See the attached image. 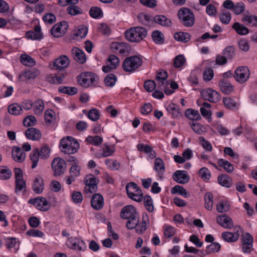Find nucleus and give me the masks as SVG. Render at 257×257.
<instances>
[{"label":"nucleus","mask_w":257,"mask_h":257,"mask_svg":"<svg viewBox=\"0 0 257 257\" xmlns=\"http://www.w3.org/2000/svg\"><path fill=\"white\" fill-rule=\"evenodd\" d=\"M243 22L251 26H257V17L253 15L244 16Z\"/></svg>","instance_id":"obj_47"},{"label":"nucleus","mask_w":257,"mask_h":257,"mask_svg":"<svg viewBox=\"0 0 257 257\" xmlns=\"http://www.w3.org/2000/svg\"><path fill=\"white\" fill-rule=\"evenodd\" d=\"M61 150L66 154H73L79 148L78 142L71 137L62 139L60 142Z\"/></svg>","instance_id":"obj_3"},{"label":"nucleus","mask_w":257,"mask_h":257,"mask_svg":"<svg viewBox=\"0 0 257 257\" xmlns=\"http://www.w3.org/2000/svg\"><path fill=\"white\" fill-rule=\"evenodd\" d=\"M66 244L70 248L77 251H84L86 248L85 242L76 237H70L68 239Z\"/></svg>","instance_id":"obj_13"},{"label":"nucleus","mask_w":257,"mask_h":257,"mask_svg":"<svg viewBox=\"0 0 257 257\" xmlns=\"http://www.w3.org/2000/svg\"><path fill=\"white\" fill-rule=\"evenodd\" d=\"M199 143L201 146L205 149L206 151L211 152L212 150V146L210 143L206 140L203 137H200L199 138Z\"/></svg>","instance_id":"obj_59"},{"label":"nucleus","mask_w":257,"mask_h":257,"mask_svg":"<svg viewBox=\"0 0 257 257\" xmlns=\"http://www.w3.org/2000/svg\"><path fill=\"white\" fill-rule=\"evenodd\" d=\"M144 87L147 91L152 92L155 89L156 87H157V83H156L153 80H148L145 82Z\"/></svg>","instance_id":"obj_61"},{"label":"nucleus","mask_w":257,"mask_h":257,"mask_svg":"<svg viewBox=\"0 0 257 257\" xmlns=\"http://www.w3.org/2000/svg\"><path fill=\"white\" fill-rule=\"evenodd\" d=\"M75 5L76 4H71L68 7L67 9V12L69 15L75 16L82 13V9Z\"/></svg>","instance_id":"obj_46"},{"label":"nucleus","mask_w":257,"mask_h":257,"mask_svg":"<svg viewBox=\"0 0 257 257\" xmlns=\"http://www.w3.org/2000/svg\"><path fill=\"white\" fill-rule=\"evenodd\" d=\"M117 80L116 76L113 74H108L104 80V82L106 86L112 87L114 85Z\"/></svg>","instance_id":"obj_49"},{"label":"nucleus","mask_w":257,"mask_h":257,"mask_svg":"<svg viewBox=\"0 0 257 257\" xmlns=\"http://www.w3.org/2000/svg\"><path fill=\"white\" fill-rule=\"evenodd\" d=\"M219 85L221 91L225 94H229L233 90V86L224 80L220 81Z\"/></svg>","instance_id":"obj_33"},{"label":"nucleus","mask_w":257,"mask_h":257,"mask_svg":"<svg viewBox=\"0 0 257 257\" xmlns=\"http://www.w3.org/2000/svg\"><path fill=\"white\" fill-rule=\"evenodd\" d=\"M21 61L23 64L28 66H33L35 64V61L28 55H22Z\"/></svg>","instance_id":"obj_54"},{"label":"nucleus","mask_w":257,"mask_h":257,"mask_svg":"<svg viewBox=\"0 0 257 257\" xmlns=\"http://www.w3.org/2000/svg\"><path fill=\"white\" fill-rule=\"evenodd\" d=\"M205 207L209 211L212 210L213 205V196L210 192H207L204 196Z\"/></svg>","instance_id":"obj_37"},{"label":"nucleus","mask_w":257,"mask_h":257,"mask_svg":"<svg viewBox=\"0 0 257 257\" xmlns=\"http://www.w3.org/2000/svg\"><path fill=\"white\" fill-rule=\"evenodd\" d=\"M203 98L211 102L216 103L221 99V96L216 91L211 89L207 88L203 89L201 92Z\"/></svg>","instance_id":"obj_11"},{"label":"nucleus","mask_w":257,"mask_h":257,"mask_svg":"<svg viewBox=\"0 0 257 257\" xmlns=\"http://www.w3.org/2000/svg\"><path fill=\"white\" fill-rule=\"evenodd\" d=\"M111 48L113 52L120 54L128 53L130 50V46L124 42H114L112 43Z\"/></svg>","instance_id":"obj_21"},{"label":"nucleus","mask_w":257,"mask_h":257,"mask_svg":"<svg viewBox=\"0 0 257 257\" xmlns=\"http://www.w3.org/2000/svg\"><path fill=\"white\" fill-rule=\"evenodd\" d=\"M12 157L17 162H22L26 158V154L23 150L18 147H15L12 150Z\"/></svg>","instance_id":"obj_26"},{"label":"nucleus","mask_w":257,"mask_h":257,"mask_svg":"<svg viewBox=\"0 0 257 257\" xmlns=\"http://www.w3.org/2000/svg\"><path fill=\"white\" fill-rule=\"evenodd\" d=\"M28 203L33 205L38 210L47 211L51 208L50 203L43 197H37L29 200Z\"/></svg>","instance_id":"obj_8"},{"label":"nucleus","mask_w":257,"mask_h":257,"mask_svg":"<svg viewBox=\"0 0 257 257\" xmlns=\"http://www.w3.org/2000/svg\"><path fill=\"white\" fill-rule=\"evenodd\" d=\"M147 35L146 29L142 27H132L125 32V37L131 42L139 43Z\"/></svg>","instance_id":"obj_2"},{"label":"nucleus","mask_w":257,"mask_h":257,"mask_svg":"<svg viewBox=\"0 0 257 257\" xmlns=\"http://www.w3.org/2000/svg\"><path fill=\"white\" fill-rule=\"evenodd\" d=\"M178 17L180 22L187 27H192L195 23V16L188 8H181L178 12Z\"/></svg>","instance_id":"obj_4"},{"label":"nucleus","mask_w":257,"mask_h":257,"mask_svg":"<svg viewBox=\"0 0 257 257\" xmlns=\"http://www.w3.org/2000/svg\"><path fill=\"white\" fill-rule=\"evenodd\" d=\"M70 64L69 58L66 55H61L54 61V67L57 70H63Z\"/></svg>","instance_id":"obj_18"},{"label":"nucleus","mask_w":257,"mask_h":257,"mask_svg":"<svg viewBox=\"0 0 257 257\" xmlns=\"http://www.w3.org/2000/svg\"><path fill=\"white\" fill-rule=\"evenodd\" d=\"M105 162L108 168L111 170H117L119 168V163L116 160L108 159Z\"/></svg>","instance_id":"obj_56"},{"label":"nucleus","mask_w":257,"mask_h":257,"mask_svg":"<svg viewBox=\"0 0 257 257\" xmlns=\"http://www.w3.org/2000/svg\"><path fill=\"white\" fill-rule=\"evenodd\" d=\"M102 138L98 136H88L86 139V141L87 143L95 146H98L100 145L102 143Z\"/></svg>","instance_id":"obj_52"},{"label":"nucleus","mask_w":257,"mask_h":257,"mask_svg":"<svg viewBox=\"0 0 257 257\" xmlns=\"http://www.w3.org/2000/svg\"><path fill=\"white\" fill-rule=\"evenodd\" d=\"M174 37L177 41L186 43L190 40L191 35L188 33L179 32L175 33Z\"/></svg>","instance_id":"obj_35"},{"label":"nucleus","mask_w":257,"mask_h":257,"mask_svg":"<svg viewBox=\"0 0 257 257\" xmlns=\"http://www.w3.org/2000/svg\"><path fill=\"white\" fill-rule=\"evenodd\" d=\"M23 123L27 127L33 126L36 123V119L33 115H28L24 119Z\"/></svg>","instance_id":"obj_64"},{"label":"nucleus","mask_w":257,"mask_h":257,"mask_svg":"<svg viewBox=\"0 0 257 257\" xmlns=\"http://www.w3.org/2000/svg\"><path fill=\"white\" fill-rule=\"evenodd\" d=\"M77 80L80 85L88 88L96 84L98 82V78L97 75L92 72H84L77 76Z\"/></svg>","instance_id":"obj_5"},{"label":"nucleus","mask_w":257,"mask_h":257,"mask_svg":"<svg viewBox=\"0 0 257 257\" xmlns=\"http://www.w3.org/2000/svg\"><path fill=\"white\" fill-rule=\"evenodd\" d=\"M87 34V29L84 26L79 27L74 34L77 38H84Z\"/></svg>","instance_id":"obj_60"},{"label":"nucleus","mask_w":257,"mask_h":257,"mask_svg":"<svg viewBox=\"0 0 257 257\" xmlns=\"http://www.w3.org/2000/svg\"><path fill=\"white\" fill-rule=\"evenodd\" d=\"M221 245L217 242H212L206 248V253L210 254L213 252H216L219 251Z\"/></svg>","instance_id":"obj_55"},{"label":"nucleus","mask_w":257,"mask_h":257,"mask_svg":"<svg viewBox=\"0 0 257 257\" xmlns=\"http://www.w3.org/2000/svg\"><path fill=\"white\" fill-rule=\"evenodd\" d=\"M173 179L176 182L180 184H185L188 182L190 177L185 171L177 170L175 171L173 175Z\"/></svg>","instance_id":"obj_19"},{"label":"nucleus","mask_w":257,"mask_h":257,"mask_svg":"<svg viewBox=\"0 0 257 257\" xmlns=\"http://www.w3.org/2000/svg\"><path fill=\"white\" fill-rule=\"evenodd\" d=\"M231 18L230 13L226 10H223L221 14L219 15L220 21L224 24H228L230 22Z\"/></svg>","instance_id":"obj_53"},{"label":"nucleus","mask_w":257,"mask_h":257,"mask_svg":"<svg viewBox=\"0 0 257 257\" xmlns=\"http://www.w3.org/2000/svg\"><path fill=\"white\" fill-rule=\"evenodd\" d=\"M171 193L172 194L178 193L185 198H189L190 196L189 193L185 189L179 185L174 186L171 190Z\"/></svg>","instance_id":"obj_40"},{"label":"nucleus","mask_w":257,"mask_h":257,"mask_svg":"<svg viewBox=\"0 0 257 257\" xmlns=\"http://www.w3.org/2000/svg\"><path fill=\"white\" fill-rule=\"evenodd\" d=\"M167 72L164 70H161L157 74L155 79L157 83V88L164 90L166 94L170 95L173 93L174 91L169 89V84L167 80Z\"/></svg>","instance_id":"obj_6"},{"label":"nucleus","mask_w":257,"mask_h":257,"mask_svg":"<svg viewBox=\"0 0 257 257\" xmlns=\"http://www.w3.org/2000/svg\"><path fill=\"white\" fill-rule=\"evenodd\" d=\"M218 182L222 186L229 188L232 184V180L228 176L219 175L218 177Z\"/></svg>","instance_id":"obj_38"},{"label":"nucleus","mask_w":257,"mask_h":257,"mask_svg":"<svg viewBox=\"0 0 257 257\" xmlns=\"http://www.w3.org/2000/svg\"><path fill=\"white\" fill-rule=\"evenodd\" d=\"M39 157V150L38 149H34L30 155L31 160L32 162V168L33 169L37 166Z\"/></svg>","instance_id":"obj_48"},{"label":"nucleus","mask_w":257,"mask_h":257,"mask_svg":"<svg viewBox=\"0 0 257 257\" xmlns=\"http://www.w3.org/2000/svg\"><path fill=\"white\" fill-rule=\"evenodd\" d=\"M163 229L164 234L166 238H170L176 233V229L171 225H165Z\"/></svg>","instance_id":"obj_51"},{"label":"nucleus","mask_w":257,"mask_h":257,"mask_svg":"<svg viewBox=\"0 0 257 257\" xmlns=\"http://www.w3.org/2000/svg\"><path fill=\"white\" fill-rule=\"evenodd\" d=\"M44 189V183L43 179L41 177H37L35 178L33 185V190L37 194L42 192Z\"/></svg>","instance_id":"obj_29"},{"label":"nucleus","mask_w":257,"mask_h":257,"mask_svg":"<svg viewBox=\"0 0 257 257\" xmlns=\"http://www.w3.org/2000/svg\"><path fill=\"white\" fill-rule=\"evenodd\" d=\"M234 229L236 230V232H234V233L228 231L222 232L221 236L223 239L229 242L236 241L239 238V233H238V230H240V228L238 226H236Z\"/></svg>","instance_id":"obj_22"},{"label":"nucleus","mask_w":257,"mask_h":257,"mask_svg":"<svg viewBox=\"0 0 257 257\" xmlns=\"http://www.w3.org/2000/svg\"><path fill=\"white\" fill-rule=\"evenodd\" d=\"M191 128L196 133L202 134L206 132V128L198 122H193L191 124Z\"/></svg>","instance_id":"obj_58"},{"label":"nucleus","mask_w":257,"mask_h":257,"mask_svg":"<svg viewBox=\"0 0 257 257\" xmlns=\"http://www.w3.org/2000/svg\"><path fill=\"white\" fill-rule=\"evenodd\" d=\"M8 111L13 115H19L23 112V109L19 104L14 103L9 106Z\"/></svg>","instance_id":"obj_42"},{"label":"nucleus","mask_w":257,"mask_h":257,"mask_svg":"<svg viewBox=\"0 0 257 257\" xmlns=\"http://www.w3.org/2000/svg\"><path fill=\"white\" fill-rule=\"evenodd\" d=\"M91 205L92 207L95 210H99L102 208L104 205L103 196L99 193L93 195L91 198Z\"/></svg>","instance_id":"obj_23"},{"label":"nucleus","mask_w":257,"mask_h":257,"mask_svg":"<svg viewBox=\"0 0 257 257\" xmlns=\"http://www.w3.org/2000/svg\"><path fill=\"white\" fill-rule=\"evenodd\" d=\"M71 53L73 57L77 62L80 64L85 62V55L81 50L74 47L72 49Z\"/></svg>","instance_id":"obj_25"},{"label":"nucleus","mask_w":257,"mask_h":257,"mask_svg":"<svg viewBox=\"0 0 257 257\" xmlns=\"http://www.w3.org/2000/svg\"><path fill=\"white\" fill-rule=\"evenodd\" d=\"M167 111L172 114L174 117H178L179 115L180 111L179 107L173 103H170L166 107Z\"/></svg>","instance_id":"obj_50"},{"label":"nucleus","mask_w":257,"mask_h":257,"mask_svg":"<svg viewBox=\"0 0 257 257\" xmlns=\"http://www.w3.org/2000/svg\"><path fill=\"white\" fill-rule=\"evenodd\" d=\"M68 28V25L66 22L57 24L51 28V34L55 37H60L66 32Z\"/></svg>","instance_id":"obj_14"},{"label":"nucleus","mask_w":257,"mask_h":257,"mask_svg":"<svg viewBox=\"0 0 257 257\" xmlns=\"http://www.w3.org/2000/svg\"><path fill=\"white\" fill-rule=\"evenodd\" d=\"M20 242L16 237H8L6 240V245L8 248H14L16 252L20 247Z\"/></svg>","instance_id":"obj_30"},{"label":"nucleus","mask_w":257,"mask_h":257,"mask_svg":"<svg viewBox=\"0 0 257 257\" xmlns=\"http://www.w3.org/2000/svg\"><path fill=\"white\" fill-rule=\"evenodd\" d=\"M25 135L28 139L34 141L38 140L41 137L40 132L34 127L27 129L25 132Z\"/></svg>","instance_id":"obj_28"},{"label":"nucleus","mask_w":257,"mask_h":257,"mask_svg":"<svg viewBox=\"0 0 257 257\" xmlns=\"http://www.w3.org/2000/svg\"><path fill=\"white\" fill-rule=\"evenodd\" d=\"M154 22L163 26L169 27L172 25V21L166 16L157 15L154 18Z\"/></svg>","instance_id":"obj_31"},{"label":"nucleus","mask_w":257,"mask_h":257,"mask_svg":"<svg viewBox=\"0 0 257 257\" xmlns=\"http://www.w3.org/2000/svg\"><path fill=\"white\" fill-rule=\"evenodd\" d=\"M119 63V59L114 55H110L107 59V65L103 66L102 71L105 73L109 72L116 68Z\"/></svg>","instance_id":"obj_17"},{"label":"nucleus","mask_w":257,"mask_h":257,"mask_svg":"<svg viewBox=\"0 0 257 257\" xmlns=\"http://www.w3.org/2000/svg\"><path fill=\"white\" fill-rule=\"evenodd\" d=\"M33 111L35 114H41L44 109V104L41 99L36 100L33 103Z\"/></svg>","instance_id":"obj_36"},{"label":"nucleus","mask_w":257,"mask_h":257,"mask_svg":"<svg viewBox=\"0 0 257 257\" xmlns=\"http://www.w3.org/2000/svg\"><path fill=\"white\" fill-rule=\"evenodd\" d=\"M26 37L32 40H41L43 38V34L41 31L40 26H36L34 31H30L26 33Z\"/></svg>","instance_id":"obj_27"},{"label":"nucleus","mask_w":257,"mask_h":257,"mask_svg":"<svg viewBox=\"0 0 257 257\" xmlns=\"http://www.w3.org/2000/svg\"><path fill=\"white\" fill-rule=\"evenodd\" d=\"M232 28L239 35H244L248 33V29L244 25L235 23L233 24Z\"/></svg>","instance_id":"obj_43"},{"label":"nucleus","mask_w":257,"mask_h":257,"mask_svg":"<svg viewBox=\"0 0 257 257\" xmlns=\"http://www.w3.org/2000/svg\"><path fill=\"white\" fill-rule=\"evenodd\" d=\"M216 222L220 226L226 229H230L233 227L231 218L226 214L218 216L216 217Z\"/></svg>","instance_id":"obj_20"},{"label":"nucleus","mask_w":257,"mask_h":257,"mask_svg":"<svg viewBox=\"0 0 257 257\" xmlns=\"http://www.w3.org/2000/svg\"><path fill=\"white\" fill-rule=\"evenodd\" d=\"M85 187L84 191L87 194H90L96 191L97 182L95 177L91 174L86 176L84 180Z\"/></svg>","instance_id":"obj_9"},{"label":"nucleus","mask_w":257,"mask_h":257,"mask_svg":"<svg viewBox=\"0 0 257 257\" xmlns=\"http://www.w3.org/2000/svg\"><path fill=\"white\" fill-rule=\"evenodd\" d=\"M142 63V59L138 56L130 57L124 60L122 68L125 72H132L139 68Z\"/></svg>","instance_id":"obj_7"},{"label":"nucleus","mask_w":257,"mask_h":257,"mask_svg":"<svg viewBox=\"0 0 257 257\" xmlns=\"http://www.w3.org/2000/svg\"><path fill=\"white\" fill-rule=\"evenodd\" d=\"M152 37L153 41L158 44H162L164 42V36L160 31L156 30L153 32Z\"/></svg>","instance_id":"obj_41"},{"label":"nucleus","mask_w":257,"mask_h":257,"mask_svg":"<svg viewBox=\"0 0 257 257\" xmlns=\"http://www.w3.org/2000/svg\"><path fill=\"white\" fill-rule=\"evenodd\" d=\"M12 173L11 170L8 168H0V178L3 180H7L10 178Z\"/></svg>","instance_id":"obj_63"},{"label":"nucleus","mask_w":257,"mask_h":257,"mask_svg":"<svg viewBox=\"0 0 257 257\" xmlns=\"http://www.w3.org/2000/svg\"><path fill=\"white\" fill-rule=\"evenodd\" d=\"M59 91L63 93L74 95L77 93V89L75 87L62 86L59 88Z\"/></svg>","instance_id":"obj_57"},{"label":"nucleus","mask_w":257,"mask_h":257,"mask_svg":"<svg viewBox=\"0 0 257 257\" xmlns=\"http://www.w3.org/2000/svg\"><path fill=\"white\" fill-rule=\"evenodd\" d=\"M51 166L55 176L63 174L66 167L64 160L59 157L56 158L52 161Z\"/></svg>","instance_id":"obj_10"},{"label":"nucleus","mask_w":257,"mask_h":257,"mask_svg":"<svg viewBox=\"0 0 257 257\" xmlns=\"http://www.w3.org/2000/svg\"><path fill=\"white\" fill-rule=\"evenodd\" d=\"M185 114L187 117L193 120H198L201 118L199 111L192 108L187 109Z\"/></svg>","instance_id":"obj_34"},{"label":"nucleus","mask_w":257,"mask_h":257,"mask_svg":"<svg viewBox=\"0 0 257 257\" xmlns=\"http://www.w3.org/2000/svg\"><path fill=\"white\" fill-rule=\"evenodd\" d=\"M149 223V221L148 215L147 214H143L142 221L140 223H138L134 229H135L136 232L141 234L147 230Z\"/></svg>","instance_id":"obj_24"},{"label":"nucleus","mask_w":257,"mask_h":257,"mask_svg":"<svg viewBox=\"0 0 257 257\" xmlns=\"http://www.w3.org/2000/svg\"><path fill=\"white\" fill-rule=\"evenodd\" d=\"M115 151V147L113 145L104 144L100 152L95 154V157L97 158L101 157H107L113 154Z\"/></svg>","instance_id":"obj_16"},{"label":"nucleus","mask_w":257,"mask_h":257,"mask_svg":"<svg viewBox=\"0 0 257 257\" xmlns=\"http://www.w3.org/2000/svg\"><path fill=\"white\" fill-rule=\"evenodd\" d=\"M127 195H132L134 192L142 191L140 188L134 182L128 183L125 186Z\"/></svg>","instance_id":"obj_45"},{"label":"nucleus","mask_w":257,"mask_h":257,"mask_svg":"<svg viewBox=\"0 0 257 257\" xmlns=\"http://www.w3.org/2000/svg\"><path fill=\"white\" fill-rule=\"evenodd\" d=\"M250 75V72L248 68L246 66H241L238 67L235 71V79L239 83H244L246 82Z\"/></svg>","instance_id":"obj_12"},{"label":"nucleus","mask_w":257,"mask_h":257,"mask_svg":"<svg viewBox=\"0 0 257 257\" xmlns=\"http://www.w3.org/2000/svg\"><path fill=\"white\" fill-rule=\"evenodd\" d=\"M15 175L16 178V191H21L25 189L26 182L23 179V172L20 168H15Z\"/></svg>","instance_id":"obj_15"},{"label":"nucleus","mask_w":257,"mask_h":257,"mask_svg":"<svg viewBox=\"0 0 257 257\" xmlns=\"http://www.w3.org/2000/svg\"><path fill=\"white\" fill-rule=\"evenodd\" d=\"M120 216L122 219L127 220L126 227L130 230L135 228L140 221L139 214L136 208L131 205H126L121 209Z\"/></svg>","instance_id":"obj_1"},{"label":"nucleus","mask_w":257,"mask_h":257,"mask_svg":"<svg viewBox=\"0 0 257 257\" xmlns=\"http://www.w3.org/2000/svg\"><path fill=\"white\" fill-rule=\"evenodd\" d=\"M44 117L47 123H51L55 119V113L52 110L48 109L46 111Z\"/></svg>","instance_id":"obj_62"},{"label":"nucleus","mask_w":257,"mask_h":257,"mask_svg":"<svg viewBox=\"0 0 257 257\" xmlns=\"http://www.w3.org/2000/svg\"><path fill=\"white\" fill-rule=\"evenodd\" d=\"M154 168L157 173L162 175L165 171V166L164 161L160 158H157L154 163Z\"/></svg>","instance_id":"obj_32"},{"label":"nucleus","mask_w":257,"mask_h":257,"mask_svg":"<svg viewBox=\"0 0 257 257\" xmlns=\"http://www.w3.org/2000/svg\"><path fill=\"white\" fill-rule=\"evenodd\" d=\"M143 199H144V203L146 209L150 212H153L154 209V206L153 200L151 196L146 195Z\"/></svg>","instance_id":"obj_44"},{"label":"nucleus","mask_w":257,"mask_h":257,"mask_svg":"<svg viewBox=\"0 0 257 257\" xmlns=\"http://www.w3.org/2000/svg\"><path fill=\"white\" fill-rule=\"evenodd\" d=\"M217 163L220 167H223L228 173H231L233 171L234 168L233 165L226 160L220 159L218 160Z\"/></svg>","instance_id":"obj_39"}]
</instances>
